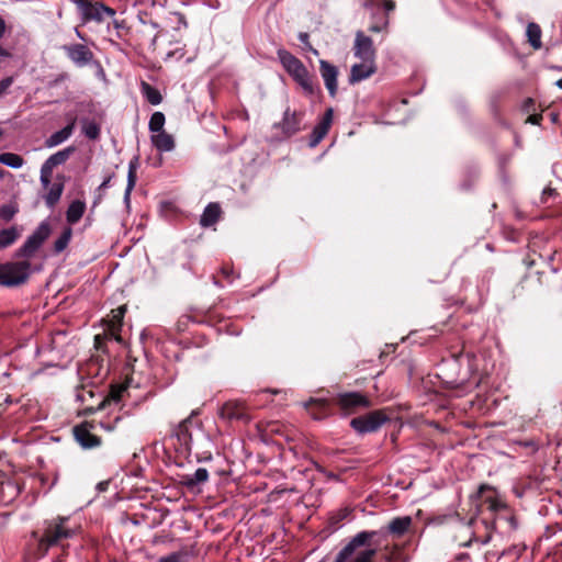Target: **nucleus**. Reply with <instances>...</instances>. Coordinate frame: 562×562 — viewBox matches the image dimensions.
Wrapping results in <instances>:
<instances>
[{
    "label": "nucleus",
    "instance_id": "obj_1",
    "mask_svg": "<svg viewBox=\"0 0 562 562\" xmlns=\"http://www.w3.org/2000/svg\"><path fill=\"white\" fill-rule=\"evenodd\" d=\"M412 526L411 516H398L379 530L359 531L340 549L334 562H374L378 548L386 535L400 539L411 530Z\"/></svg>",
    "mask_w": 562,
    "mask_h": 562
},
{
    "label": "nucleus",
    "instance_id": "obj_2",
    "mask_svg": "<svg viewBox=\"0 0 562 562\" xmlns=\"http://www.w3.org/2000/svg\"><path fill=\"white\" fill-rule=\"evenodd\" d=\"M123 420V415L120 412H111L108 415L94 417L90 422H86L74 428V435L78 443L85 449H91L100 446L101 439L91 432L92 429L98 427L112 431L117 427V424Z\"/></svg>",
    "mask_w": 562,
    "mask_h": 562
},
{
    "label": "nucleus",
    "instance_id": "obj_3",
    "mask_svg": "<svg viewBox=\"0 0 562 562\" xmlns=\"http://www.w3.org/2000/svg\"><path fill=\"white\" fill-rule=\"evenodd\" d=\"M440 370L443 381L452 389L469 391L479 384L476 380H471L469 358L463 355H453L443 360Z\"/></svg>",
    "mask_w": 562,
    "mask_h": 562
},
{
    "label": "nucleus",
    "instance_id": "obj_4",
    "mask_svg": "<svg viewBox=\"0 0 562 562\" xmlns=\"http://www.w3.org/2000/svg\"><path fill=\"white\" fill-rule=\"evenodd\" d=\"M278 57L285 71L302 88L306 95H313L316 90H319V87L314 83V76L301 59L283 48L278 50Z\"/></svg>",
    "mask_w": 562,
    "mask_h": 562
},
{
    "label": "nucleus",
    "instance_id": "obj_5",
    "mask_svg": "<svg viewBox=\"0 0 562 562\" xmlns=\"http://www.w3.org/2000/svg\"><path fill=\"white\" fill-rule=\"evenodd\" d=\"M491 513V528L502 535H509L517 530L518 522L512 509L496 496L485 498Z\"/></svg>",
    "mask_w": 562,
    "mask_h": 562
},
{
    "label": "nucleus",
    "instance_id": "obj_6",
    "mask_svg": "<svg viewBox=\"0 0 562 562\" xmlns=\"http://www.w3.org/2000/svg\"><path fill=\"white\" fill-rule=\"evenodd\" d=\"M79 526L71 524L69 517H58L47 522L45 532L40 541V546L47 550L52 546L60 544L64 540L72 538Z\"/></svg>",
    "mask_w": 562,
    "mask_h": 562
},
{
    "label": "nucleus",
    "instance_id": "obj_7",
    "mask_svg": "<svg viewBox=\"0 0 562 562\" xmlns=\"http://www.w3.org/2000/svg\"><path fill=\"white\" fill-rule=\"evenodd\" d=\"M31 274L27 260L0 263V285L18 286L26 282Z\"/></svg>",
    "mask_w": 562,
    "mask_h": 562
},
{
    "label": "nucleus",
    "instance_id": "obj_8",
    "mask_svg": "<svg viewBox=\"0 0 562 562\" xmlns=\"http://www.w3.org/2000/svg\"><path fill=\"white\" fill-rule=\"evenodd\" d=\"M304 111L286 108L283 112L282 120L272 125V128L277 131L278 138L288 139L301 132L304 128Z\"/></svg>",
    "mask_w": 562,
    "mask_h": 562
},
{
    "label": "nucleus",
    "instance_id": "obj_9",
    "mask_svg": "<svg viewBox=\"0 0 562 562\" xmlns=\"http://www.w3.org/2000/svg\"><path fill=\"white\" fill-rule=\"evenodd\" d=\"M52 234V227L47 220L43 221L16 250V257L32 258L41 249Z\"/></svg>",
    "mask_w": 562,
    "mask_h": 562
},
{
    "label": "nucleus",
    "instance_id": "obj_10",
    "mask_svg": "<svg viewBox=\"0 0 562 562\" xmlns=\"http://www.w3.org/2000/svg\"><path fill=\"white\" fill-rule=\"evenodd\" d=\"M72 2L77 5L83 23L91 21L102 23L105 16L112 18L116 13L113 8L105 5L103 2L91 0H72Z\"/></svg>",
    "mask_w": 562,
    "mask_h": 562
},
{
    "label": "nucleus",
    "instance_id": "obj_11",
    "mask_svg": "<svg viewBox=\"0 0 562 562\" xmlns=\"http://www.w3.org/2000/svg\"><path fill=\"white\" fill-rule=\"evenodd\" d=\"M61 49L67 58L78 68L91 66L97 63L94 53L86 44H65Z\"/></svg>",
    "mask_w": 562,
    "mask_h": 562
},
{
    "label": "nucleus",
    "instance_id": "obj_12",
    "mask_svg": "<svg viewBox=\"0 0 562 562\" xmlns=\"http://www.w3.org/2000/svg\"><path fill=\"white\" fill-rule=\"evenodd\" d=\"M387 416L381 411H373L368 414L355 417L350 420V426L358 434H369L376 431L384 423L387 422Z\"/></svg>",
    "mask_w": 562,
    "mask_h": 562
},
{
    "label": "nucleus",
    "instance_id": "obj_13",
    "mask_svg": "<svg viewBox=\"0 0 562 562\" xmlns=\"http://www.w3.org/2000/svg\"><path fill=\"white\" fill-rule=\"evenodd\" d=\"M175 435L180 445L188 451L192 452L194 448V437H201L209 440L207 436L199 427L193 426L191 417L182 420L176 428Z\"/></svg>",
    "mask_w": 562,
    "mask_h": 562
},
{
    "label": "nucleus",
    "instance_id": "obj_14",
    "mask_svg": "<svg viewBox=\"0 0 562 562\" xmlns=\"http://www.w3.org/2000/svg\"><path fill=\"white\" fill-rule=\"evenodd\" d=\"M372 10V23L369 26L370 32H381L385 30L389 25L390 19L389 14L395 10L394 0H381L373 8H368Z\"/></svg>",
    "mask_w": 562,
    "mask_h": 562
},
{
    "label": "nucleus",
    "instance_id": "obj_15",
    "mask_svg": "<svg viewBox=\"0 0 562 562\" xmlns=\"http://www.w3.org/2000/svg\"><path fill=\"white\" fill-rule=\"evenodd\" d=\"M75 146H68L53 155H50L41 167V182L43 186L49 184L53 170L59 165L65 164L70 156L75 153Z\"/></svg>",
    "mask_w": 562,
    "mask_h": 562
},
{
    "label": "nucleus",
    "instance_id": "obj_16",
    "mask_svg": "<svg viewBox=\"0 0 562 562\" xmlns=\"http://www.w3.org/2000/svg\"><path fill=\"white\" fill-rule=\"evenodd\" d=\"M125 312H126V307L124 305L120 306L111 312V315L106 319L105 327H104V337L106 339H112L120 344L123 342L120 331L123 326V318H124Z\"/></svg>",
    "mask_w": 562,
    "mask_h": 562
},
{
    "label": "nucleus",
    "instance_id": "obj_17",
    "mask_svg": "<svg viewBox=\"0 0 562 562\" xmlns=\"http://www.w3.org/2000/svg\"><path fill=\"white\" fill-rule=\"evenodd\" d=\"M352 50L355 56L361 60H375V48L373 46V41L362 31L356 32Z\"/></svg>",
    "mask_w": 562,
    "mask_h": 562
},
{
    "label": "nucleus",
    "instance_id": "obj_18",
    "mask_svg": "<svg viewBox=\"0 0 562 562\" xmlns=\"http://www.w3.org/2000/svg\"><path fill=\"white\" fill-rule=\"evenodd\" d=\"M319 72L325 87L331 98H335L338 91V68L325 59L319 60Z\"/></svg>",
    "mask_w": 562,
    "mask_h": 562
},
{
    "label": "nucleus",
    "instance_id": "obj_19",
    "mask_svg": "<svg viewBox=\"0 0 562 562\" xmlns=\"http://www.w3.org/2000/svg\"><path fill=\"white\" fill-rule=\"evenodd\" d=\"M334 110L331 108L327 109L322 117V120L314 126L311 136H310V146H317L323 138L327 135L331 123H333Z\"/></svg>",
    "mask_w": 562,
    "mask_h": 562
},
{
    "label": "nucleus",
    "instance_id": "obj_20",
    "mask_svg": "<svg viewBox=\"0 0 562 562\" xmlns=\"http://www.w3.org/2000/svg\"><path fill=\"white\" fill-rule=\"evenodd\" d=\"M337 403L346 413H349L357 407H368L370 405L369 400L359 392L339 394Z\"/></svg>",
    "mask_w": 562,
    "mask_h": 562
},
{
    "label": "nucleus",
    "instance_id": "obj_21",
    "mask_svg": "<svg viewBox=\"0 0 562 562\" xmlns=\"http://www.w3.org/2000/svg\"><path fill=\"white\" fill-rule=\"evenodd\" d=\"M376 71V66L374 60H361L360 64H355L351 67L350 75H349V82L351 85L356 82H360Z\"/></svg>",
    "mask_w": 562,
    "mask_h": 562
},
{
    "label": "nucleus",
    "instance_id": "obj_22",
    "mask_svg": "<svg viewBox=\"0 0 562 562\" xmlns=\"http://www.w3.org/2000/svg\"><path fill=\"white\" fill-rule=\"evenodd\" d=\"M209 480V471L205 468H199L192 474H182L180 483L187 487V490L200 491V486L206 483Z\"/></svg>",
    "mask_w": 562,
    "mask_h": 562
},
{
    "label": "nucleus",
    "instance_id": "obj_23",
    "mask_svg": "<svg viewBox=\"0 0 562 562\" xmlns=\"http://www.w3.org/2000/svg\"><path fill=\"white\" fill-rule=\"evenodd\" d=\"M43 188L46 190L45 194L43 195L46 206L48 209H54L59 201L64 190L63 177H57L54 182H52V179H49V184L43 186Z\"/></svg>",
    "mask_w": 562,
    "mask_h": 562
},
{
    "label": "nucleus",
    "instance_id": "obj_24",
    "mask_svg": "<svg viewBox=\"0 0 562 562\" xmlns=\"http://www.w3.org/2000/svg\"><path fill=\"white\" fill-rule=\"evenodd\" d=\"M150 140L159 151H171L176 146L173 136L166 131L153 134Z\"/></svg>",
    "mask_w": 562,
    "mask_h": 562
},
{
    "label": "nucleus",
    "instance_id": "obj_25",
    "mask_svg": "<svg viewBox=\"0 0 562 562\" xmlns=\"http://www.w3.org/2000/svg\"><path fill=\"white\" fill-rule=\"evenodd\" d=\"M20 494L18 483L13 481H4L0 484V502L8 505L12 503Z\"/></svg>",
    "mask_w": 562,
    "mask_h": 562
},
{
    "label": "nucleus",
    "instance_id": "obj_26",
    "mask_svg": "<svg viewBox=\"0 0 562 562\" xmlns=\"http://www.w3.org/2000/svg\"><path fill=\"white\" fill-rule=\"evenodd\" d=\"M72 237V228L64 227L58 237L55 239L52 248L53 255H59L67 249Z\"/></svg>",
    "mask_w": 562,
    "mask_h": 562
},
{
    "label": "nucleus",
    "instance_id": "obj_27",
    "mask_svg": "<svg viewBox=\"0 0 562 562\" xmlns=\"http://www.w3.org/2000/svg\"><path fill=\"white\" fill-rule=\"evenodd\" d=\"M127 387L124 385L112 386L109 397L101 403L100 409L103 411L113 404L119 405L126 393Z\"/></svg>",
    "mask_w": 562,
    "mask_h": 562
},
{
    "label": "nucleus",
    "instance_id": "obj_28",
    "mask_svg": "<svg viewBox=\"0 0 562 562\" xmlns=\"http://www.w3.org/2000/svg\"><path fill=\"white\" fill-rule=\"evenodd\" d=\"M21 231L15 227L11 226L8 228H3L0 231V249H4L12 244L16 241V239L20 237Z\"/></svg>",
    "mask_w": 562,
    "mask_h": 562
},
{
    "label": "nucleus",
    "instance_id": "obj_29",
    "mask_svg": "<svg viewBox=\"0 0 562 562\" xmlns=\"http://www.w3.org/2000/svg\"><path fill=\"white\" fill-rule=\"evenodd\" d=\"M81 131L82 134L91 139L97 140L100 137L101 134V127L100 124H98L95 121H89L88 119H81Z\"/></svg>",
    "mask_w": 562,
    "mask_h": 562
},
{
    "label": "nucleus",
    "instance_id": "obj_30",
    "mask_svg": "<svg viewBox=\"0 0 562 562\" xmlns=\"http://www.w3.org/2000/svg\"><path fill=\"white\" fill-rule=\"evenodd\" d=\"M71 135L70 127H63L45 139V146L47 148L56 147L67 140Z\"/></svg>",
    "mask_w": 562,
    "mask_h": 562
},
{
    "label": "nucleus",
    "instance_id": "obj_31",
    "mask_svg": "<svg viewBox=\"0 0 562 562\" xmlns=\"http://www.w3.org/2000/svg\"><path fill=\"white\" fill-rule=\"evenodd\" d=\"M140 90L145 99L153 105H157L161 103L162 95L158 89L149 85L148 82L143 81L140 85Z\"/></svg>",
    "mask_w": 562,
    "mask_h": 562
},
{
    "label": "nucleus",
    "instance_id": "obj_32",
    "mask_svg": "<svg viewBox=\"0 0 562 562\" xmlns=\"http://www.w3.org/2000/svg\"><path fill=\"white\" fill-rule=\"evenodd\" d=\"M526 34H527L529 44L535 49H539L541 47V45H542V43H541V34H542L541 27L537 23L530 22L527 25Z\"/></svg>",
    "mask_w": 562,
    "mask_h": 562
},
{
    "label": "nucleus",
    "instance_id": "obj_33",
    "mask_svg": "<svg viewBox=\"0 0 562 562\" xmlns=\"http://www.w3.org/2000/svg\"><path fill=\"white\" fill-rule=\"evenodd\" d=\"M312 405L317 408V412H312L313 418L321 419L328 414V404L326 400L311 398L304 404L306 408H310Z\"/></svg>",
    "mask_w": 562,
    "mask_h": 562
},
{
    "label": "nucleus",
    "instance_id": "obj_34",
    "mask_svg": "<svg viewBox=\"0 0 562 562\" xmlns=\"http://www.w3.org/2000/svg\"><path fill=\"white\" fill-rule=\"evenodd\" d=\"M137 165H138V157H134L128 164L127 187H126V191H125V199L128 198L130 192L135 187L136 179H137V175H136Z\"/></svg>",
    "mask_w": 562,
    "mask_h": 562
},
{
    "label": "nucleus",
    "instance_id": "obj_35",
    "mask_svg": "<svg viewBox=\"0 0 562 562\" xmlns=\"http://www.w3.org/2000/svg\"><path fill=\"white\" fill-rule=\"evenodd\" d=\"M0 162L11 167V168H20L24 164V159L22 156L14 153H2L0 154Z\"/></svg>",
    "mask_w": 562,
    "mask_h": 562
},
{
    "label": "nucleus",
    "instance_id": "obj_36",
    "mask_svg": "<svg viewBox=\"0 0 562 562\" xmlns=\"http://www.w3.org/2000/svg\"><path fill=\"white\" fill-rule=\"evenodd\" d=\"M165 122H166L165 114L162 112L157 111L151 114L149 123H148V128L151 133H155V134L159 133L160 131H165L164 130Z\"/></svg>",
    "mask_w": 562,
    "mask_h": 562
},
{
    "label": "nucleus",
    "instance_id": "obj_37",
    "mask_svg": "<svg viewBox=\"0 0 562 562\" xmlns=\"http://www.w3.org/2000/svg\"><path fill=\"white\" fill-rule=\"evenodd\" d=\"M479 179V170L474 167H470L464 172V179L461 182L463 190H470Z\"/></svg>",
    "mask_w": 562,
    "mask_h": 562
},
{
    "label": "nucleus",
    "instance_id": "obj_38",
    "mask_svg": "<svg viewBox=\"0 0 562 562\" xmlns=\"http://www.w3.org/2000/svg\"><path fill=\"white\" fill-rule=\"evenodd\" d=\"M113 27L116 30V36L120 40L127 41V35L130 33V26L127 25L125 20H113Z\"/></svg>",
    "mask_w": 562,
    "mask_h": 562
},
{
    "label": "nucleus",
    "instance_id": "obj_39",
    "mask_svg": "<svg viewBox=\"0 0 562 562\" xmlns=\"http://www.w3.org/2000/svg\"><path fill=\"white\" fill-rule=\"evenodd\" d=\"M559 198V193L557 192L555 189H552V188H546L543 191H542V195H541V202L543 204H547V207H551L553 206V203L554 201Z\"/></svg>",
    "mask_w": 562,
    "mask_h": 562
},
{
    "label": "nucleus",
    "instance_id": "obj_40",
    "mask_svg": "<svg viewBox=\"0 0 562 562\" xmlns=\"http://www.w3.org/2000/svg\"><path fill=\"white\" fill-rule=\"evenodd\" d=\"M221 218V213H202L200 224L202 227H211Z\"/></svg>",
    "mask_w": 562,
    "mask_h": 562
},
{
    "label": "nucleus",
    "instance_id": "obj_41",
    "mask_svg": "<svg viewBox=\"0 0 562 562\" xmlns=\"http://www.w3.org/2000/svg\"><path fill=\"white\" fill-rule=\"evenodd\" d=\"M158 562H188V554L186 552H172L159 559Z\"/></svg>",
    "mask_w": 562,
    "mask_h": 562
},
{
    "label": "nucleus",
    "instance_id": "obj_42",
    "mask_svg": "<svg viewBox=\"0 0 562 562\" xmlns=\"http://www.w3.org/2000/svg\"><path fill=\"white\" fill-rule=\"evenodd\" d=\"M65 119L67 121V125L65 127H70V132L74 133V131L76 128V125H77V121H78L77 112L76 111H68L65 114Z\"/></svg>",
    "mask_w": 562,
    "mask_h": 562
},
{
    "label": "nucleus",
    "instance_id": "obj_43",
    "mask_svg": "<svg viewBox=\"0 0 562 562\" xmlns=\"http://www.w3.org/2000/svg\"><path fill=\"white\" fill-rule=\"evenodd\" d=\"M186 55L184 46H176L173 49L167 53V59L176 58L181 59Z\"/></svg>",
    "mask_w": 562,
    "mask_h": 562
},
{
    "label": "nucleus",
    "instance_id": "obj_44",
    "mask_svg": "<svg viewBox=\"0 0 562 562\" xmlns=\"http://www.w3.org/2000/svg\"><path fill=\"white\" fill-rule=\"evenodd\" d=\"M83 213H66L67 225L65 227H71L76 225L82 217Z\"/></svg>",
    "mask_w": 562,
    "mask_h": 562
},
{
    "label": "nucleus",
    "instance_id": "obj_45",
    "mask_svg": "<svg viewBox=\"0 0 562 562\" xmlns=\"http://www.w3.org/2000/svg\"><path fill=\"white\" fill-rule=\"evenodd\" d=\"M13 77H5L0 80V98L4 95L8 89L13 85Z\"/></svg>",
    "mask_w": 562,
    "mask_h": 562
},
{
    "label": "nucleus",
    "instance_id": "obj_46",
    "mask_svg": "<svg viewBox=\"0 0 562 562\" xmlns=\"http://www.w3.org/2000/svg\"><path fill=\"white\" fill-rule=\"evenodd\" d=\"M68 78H69V75L67 72H61V74L57 75L53 80H50L48 82V86L49 87H57L61 82L68 80Z\"/></svg>",
    "mask_w": 562,
    "mask_h": 562
},
{
    "label": "nucleus",
    "instance_id": "obj_47",
    "mask_svg": "<svg viewBox=\"0 0 562 562\" xmlns=\"http://www.w3.org/2000/svg\"><path fill=\"white\" fill-rule=\"evenodd\" d=\"M87 396L92 397L93 396L92 391L86 390V389L77 390V392H76V400L78 402L83 403L87 400Z\"/></svg>",
    "mask_w": 562,
    "mask_h": 562
},
{
    "label": "nucleus",
    "instance_id": "obj_48",
    "mask_svg": "<svg viewBox=\"0 0 562 562\" xmlns=\"http://www.w3.org/2000/svg\"><path fill=\"white\" fill-rule=\"evenodd\" d=\"M85 209L86 203L79 199H76L69 204L67 211H85Z\"/></svg>",
    "mask_w": 562,
    "mask_h": 562
},
{
    "label": "nucleus",
    "instance_id": "obj_49",
    "mask_svg": "<svg viewBox=\"0 0 562 562\" xmlns=\"http://www.w3.org/2000/svg\"><path fill=\"white\" fill-rule=\"evenodd\" d=\"M221 272L224 276V278L227 279V281L229 283H232L233 280L235 279V272H234L233 268L223 267Z\"/></svg>",
    "mask_w": 562,
    "mask_h": 562
},
{
    "label": "nucleus",
    "instance_id": "obj_50",
    "mask_svg": "<svg viewBox=\"0 0 562 562\" xmlns=\"http://www.w3.org/2000/svg\"><path fill=\"white\" fill-rule=\"evenodd\" d=\"M195 456H196V460L199 462H205V461H211L212 460L211 451H203L201 453L196 452Z\"/></svg>",
    "mask_w": 562,
    "mask_h": 562
},
{
    "label": "nucleus",
    "instance_id": "obj_51",
    "mask_svg": "<svg viewBox=\"0 0 562 562\" xmlns=\"http://www.w3.org/2000/svg\"><path fill=\"white\" fill-rule=\"evenodd\" d=\"M542 120V115L541 114H531L527 117L526 122L527 123H530V124H533V125H537L540 123V121Z\"/></svg>",
    "mask_w": 562,
    "mask_h": 562
},
{
    "label": "nucleus",
    "instance_id": "obj_52",
    "mask_svg": "<svg viewBox=\"0 0 562 562\" xmlns=\"http://www.w3.org/2000/svg\"><path fill=\"white\" fill-rule=\"evenodd\" d=\"M533 106H535V101L531 98H528L524 102L522 110L525 112H530L533 109Z\"/></svg>",
    "mask_w": 562,
    "mask_h": 562
},
{
    "label": "nucleus",
    "instance_id": "obj_53",
    "mask_svg": "<svg viewBox=\"0 0 562 562\" xmlns=\"http://www.w3.org/2000/svg\"><path fill=\"white\" fill-rule=\"evenodd\" d=\"M299 40H300L301 43H303V44H305L307 46H311L310 45V41H308L310 40V35L307 33L301 32L299 34Z\"/></svg>",
    "mask_w": 562,
    "mask_h": 562
},
{
    "label": "nucleus",
    "instance_id": "obj_54",
    "mask_svg": "<svg viewBox=\"0 0 562 562\" xmlns=\"http://www.w3.org/2000/svg\"><path fill=\"white\" fill-rule=\"evenodd\" d=\"M485 491L494 492V488L488 486V485H486V484H482V485L479 486V490H477L479 496H483Z\"/></svg>",
    "mask_w": 562,
    "mask_h": 562
},
{
    "label": "nucleus",
    "instance_id": "obj_55",
    "mask_svg": "<svg viewBox=\"0 0 562 562\" xmlns=\"http://www.w3.org/2000/svg\"><path fill=\"white\" fill-rule=\"evenodd\" d=\"M203 211H221L220 204L215 202L209 203Z\"/></svg>",
    "mask_w": 562,
    "mask_h": 562
},
{
    "label": "nucleus",
    "instance_id": "obj_56",
    "mask_svg": "<svg viewBox=\"0 0 562 562\" xmlns=\"http://www.w3.org/2000/svg\"><path fill=\"white\" fill-rule=\"evenodd\" d=\"M5 21L3 18L0 16V38L3 37L4 33H5Z\"/></svg>",
    "mask_w": 562,
    "mask_h": 562
},
{
    "label": "nucleus",
    "instance_id": "obj_57",
    "mask_svg": "<svg viewBox=\"0 0 562 562\" xmlns=\"http://www.w3.org/2000/svg\"><path fill=\"white\" fill-rule=\"evenodd\" d=\"M380 1L381 0H366V2L363 3V7L364 8H373V5L376 4Z\"/></svg>",
    "mask_w": 562,
    "mask_h": 562
},
{
    "label": "nucleus",
    "instance_id": "obj_58",
    "mask_svg": "<svg viewBox=\"0 0 562 562\" xmlns=\"http://www.w3.org/2000/svg\"><path fill=\"white\" fill-rule=\"evenodd\" d=\"M110 180L111 178L109 177L108 179H105L98 188V191L101 192L102 190H104L105 188H108L109 183H110Z\"/></svg>",
    "mask_w": 562,
    "mask_h": 562
},
{
    "label": "nucleus",
    "instance_id": "obj_59",
    "mask_svg": "<svg viewBox=\"0 0 562 562\" xmlns=\"http://www.w3.org/2000/svg\"><path fill=\"white\" fill-rule=\"evenodd\" d=\"M106 486H108V482H100L98 485H97V488L100 491V492H103L106 490Z\"/></svg>",
    "mask_w": 562,
    "mask_h": 562
},
{
    "label": "nucleus",
    "instance_id": "obj_60",
    "mask_svg": "<svg viewBox=\"0 0 562 562\" xmlns=\"http://www.w3.org/2000/svg\"><path fill=\"white\" fill-rule=\"evenodd\" d=\"M1 214L3 215V218H4L5 221H10V220H12V217H13V215H14L15 213L10 212V213H1Z\"/></svg>",
    "mask_w": 562,
    "mask_h": 562
},
{
    "label": "nucleus",
    "instance_id": "obj_61",
    "mask_svg": "<svg viewBox=\"0 0 562 562\" xmlns=\"http://www.w3.org/2000/svg\"><path fill=\"white\" fill-rule=\"evenodd\" d=\"M75 32H76V35H77L80 40H82V41H85V40H86V35H85L83 33H81V32L79 31V29H78V27H76V29H75Z\"/></svg>",
    "mask_w": 562,
    "mask_h": 562
},
{
    "label": "nucleus",
    "instance_id": "obj_62",
    "mask_svg": "<svg viewBox=\"0 0 562 562\" xmlns=\"http://www.w3.org/2000/svg\"><path fill=\"white\" fill-rule=\"evenodd\" d=\"M0 56L2 57H8L9 56V53L7 49H4L3 47L0 46Z\"/></svg>",
    "mask_w": 562,
    "mask_h": 562
},
{
    "label": "nucleus",
    "instance_id": "obj_63",
    "mask_svg": "<svg viewBox=\"0 0 562 562\" xmlns=\"http://www.w3.org/2000/svg\"><path fill=\"white\" fill-rule=\"evenodd\" d=\"M0 211L5 212V211H14V210L10 205H3V206H1Z\"/></svg>",
    "mask_w": 562,
    "mask_h": 562
},
{
    "label": "nucleus",
    "instance_id": "obj_64",
    "mask_svg": "<svg viewBox=\"0 0 562 562\" xmlns=\"http://www.w3.org/2000/svg\"><path fill=\"white\" fill-rule=\"evenodd\" d=\"M555 85H557L560 89H562V78H561V79H559V80L555 82Z\"/></svg>",
    "mask_w": 562,
    "mask_h": 562
}]
</instances>
